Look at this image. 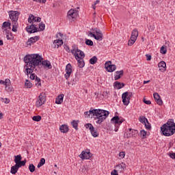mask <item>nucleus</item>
Returning <instances> with one entry per match:
<instances>
[{
    "label": "nucleus",
    "instance_id": "f257e3e1",
    "mask_svg": "<svg viewBox=\"0 0 175 175\" xmlns=\"http://www.w3.org/2000/svg\"><path fill=\"white\" fill-rule=\"evenodd\" d=\"M27 75L32 73L35 70L36 66L40 68L43 66L44 69H51L53 66L49 60H43V57L39 54L27 55L24 57Z\"/></svg>",
    "mask_w": 175,
    "mask_h": 175
},
{
    "label": "nucleus",
    "instance_id": "f03ea898",
    "mask_svg": "<svg viewBox=\"0 0 175 175\" xmlns=\"http://www.w3.org/2000/svg\"><path fill=\"white\" fill-rule=\"evenodd\" d=\"M85 116H88V117H90V114H93L94 119L97 120L96 124H101L106 118H107L110 113L108 111L98 109L85 111Z\"/></svg>",
    "mask_w": 175,
    "mask_h": 175
},
{
    "label": "nucleus",
    "instance_id": "7ed1b4c3",
    "mask_svg": "<svg viewBox=\"0 0 175 175\" xmlns=\"http://www.w3.org/2000/svg\"><path fill=\"white\" fill-rule=\"evenodd\" d=\"M161 131L164 136H172L175 133L174 120L170 119L166 124L161 126Z\"/></svg>",
    "mask_w": 175,
    "mask_h": 175
},
{
    "label": "nucleus",
    "instance_id": "20e7f679",
    "mask_svg": "<svg viewBox=\"0 0 175 175\" xmlns=\"http://www.w3.org/2000/svg\"><path fill=\"white\" fill-rule=\"evenodd\" d=\"M0 84L5 85V90L7 92H13V86H12V81H10V79H6L5 81L0 80Z\"/></svg>",
    "mask_w": 175,
    "mask_h": 175
},
{
    "label": "nucleus",
    "instance_id": "39448f33",
    "mask_svg": "<svg viewBox=\"0 0 175 175\" xmlns=\"http://www.w3.org/2000/svg\"><path fill=\"white\" fill-rule=\"evenodd\" d=\"M46 103V94L41 93L38 98H37V100L36 102V107H40L41 106H43Z\"/></svg>",
    "mask_w": 175,
    "mask_h": 175
},
{
    "label": "nucleus",
    "instance_id": "423d86ee",
    "mask_svg": "<svg viewBox=\"0 0 175 175\" xmlns=\"http://www.w3.org/2000/svg\"><path fill=\"white\" fill-rule=\"evenodd\" d=\"M131 98H132V93L125 92L122 94V103L124 106H128L129 105V102L131 100Z\"/></svg>",
    "mask_w": 175,
    "mask_h": 175
},
{
    "label": "nucleus",
    "instance_id": "0eeeda50",
    "mask_svg": "<svg viewBox=\"0 0 175 175\" xmlns=\"http://www.w3.org/2000/svg\"><path fill=\"white\" fill-rule=\"evenodd\" d=\"M20 16V12L18 11L11 10L9 12V17L12 20V23H17L18 21V16Z\"/></svg>",
    "mask_w": 175,
    "mask_h": 175
},
{
    "label": "nucleus",
    "instance_id": "6e6552de",
    "mask_svg": "<svg viewBox=\"0 0 175 175\" xmlns=\"http://www.w3.org/2000/svg\"><path fill=\"white\" fill-rule=\"evenodd\" d=\"M79 16V11L77 10L71 9L67 13V17L69 20L75 21V19Z\"/></svg>",
    "mask_w": 175,
    "mask_h": 175
},
{
    "label": "nucleus",
    "instance_id": "1a4fd4ad",
    "mask_svg": "<svg viewBox=\"0 0 175 175\" xmlns=\"http://www.w3.org/2000/svg\"><path fill=\"white\" fill-rule=\"evenodd\" d=\"M26 74H27V70H25ZM29 79L31 80H35L36 82V85H37L38 87H40L42 85V81H40V78L38 77V76H36V75H35V73L31 72L29 73V75L27 74V76H29Z\"/></svg>",
    "mask_w": 175,
    "mask_h": 175
},
{
    "label": "nucleus",
    "instance_id": "9d476101",
    "mask_svg": "<svg viewBox=\"0 0 175 175\" xmlns=\"http://www.w3.org/2000/svg\"><path fill=\"white\" fill-rule=\"evenodd\" d=\"M92 31H94L95 34H93V38L96 39V40H103V33H102V31L98 28L92 29Z\"/></svg>",
    "mask_w": 175,
    "mask_h": 175
},
{
    "label": "nucleus",
    "instance_id": "9b49d317",
    "mask_svg": "<svg viewBox=\"0 0 175 175\" xmlns=\"http://www.w3.org/2000/svg\"><path fill=\"white\" fill-rule=\"evenodd\" d=\"M105 66V69H107V72H114V70H116V69H117V66L114 64H111V61L106 62Z\"/></svg>",
    "mask_w": 175,
    "mask_h": 175
},
{
    "label": "nucleus",
    "instance_id": "f8f14e48",
    "mask_svg": "<svg viewBox=\"0 0 175 175\" xmlns=\"http://www.w3.org/2000/svg\"><path fill=\"white\" fill-rule=\"evenodd\" d=\"M71 75H72V64L69 63L66 66V74L64 75V77L66 80H68Z\"/></svg>",
    "mask_w": 175,
    "mask_h": 175
},
{
    "label": "nucleus",
    "instance_id": "ddd939ff",
    "mask_svg": "<svg viewBox=\"0 0 175 175\" xmlns=\"http://www.w3.org/2000/svg\"><path fill=\"white\" fill-rule=\"evenodd\" d=\"M26 31L29 33H35V32H39L38 27H36V25H35L34 24H31V25L27 26L26 27Z\"/></svg>",
    "mask_w": 175,
    "mask_h": 175
},
{
    "label": "nucleus",
    "instance_id": "4468645a",
    "mask_svg": "<svg viewBox=\"0 0 175 175\" xmlns=\"http://www.w3.org/2000/svg\"><path fill=\"white\" fill-rule=\"evenodd\" d=\"M40 23V21H42V18L40 17H36L35 16H33V14H29V18H28V23H29V24H32V23Z\"/></svg>",
    "mask_w": 175,
    "mask_h": 175
},
{
    "label": "nucleus",
    "instance_id": "2eb2a0df",
    "mask_svg": "<svg viewBox=\"0 0 175 175\" xmlns=\"http://www.w3.org/2000/svg\"><path fill=\"white\" fill-rule=\"evenodd\" d=\"M39 39H40V37H39V36L31 37L27 40V42H26V44L27 46H31V44H33V43H36V42H38Z\"/></svg>",
    "mask_w": 175,
    "mask_h": 175
},
{
    "label": "nucleus",
    "instance_id": "dca6fc26",
    "mask_svg": "<svg viewBox=\"0 0 175 175\" xmlns=\"http://www.w3.org/2000/svg\"><path fill=\"white\" fill-rule=\"evenodd\" d=\"M79 157L81 159H90V158L92 157V154L90 152V150H88V152L82 151Z\"/></svg>",
    "mask_w": 175,
    "mask_h": 175
},
{
    "label": "nucleus",
    "instance_id": "f3484780",
    "mask_svg": "<svg viewBox=\"0 0 175 175\" xmlns=\"http://www.w3.org/2000/svg\"><path fill=\"white\" fill-rule=\"evenodd\" d=\"M79 51H80V49L76 45L72 46L70 53H72L76 59H79Z\"/></svg>",
    "mask_w": 175,
    "mask_h": 175
},
{
    "label": "nucleus",
    "instance_id": "a211bd4d",
    "mask_svg": "<svg viewBox=\"0 0 175 175\" xmlns=\"http://www.w3.org/2000/svg\"><path fill=\"white\" fill-rule=\"evenodd\" d=\"M116 169L119 173H122V172L126 169V165L124 163H121L120 164L116 165Z\"/></svg>",
    "mask_w": 175,
    "mask_h": 175
},
{
    "label": "nucleus",
    "instance_id": "6ab92c4d",
    "mask_svg": "<svg viewBox=\"0 0 175 175\" xmlns=\"http://www.w3.org/2000/svg\"><path fill=\"white\" fill-rule=\"evenodd\" d=\"M158 67L161 72H165L166 70V62L161 61L158 64Z\"/></svg>",
    "mask_w": 175,
    "mask_h": 175
},
{
    "label": "nucleus",
    "instance_id": "aec40b11",
    "mask_svg": "<svg viewBox=\"0 0 175 175\" xmlns=\"http://www.w3.org/2000/svg\"><path fill=\"white\" fill-rule=\"evenodd\" d=\"M59 131L62 133H68L69 132V127L66 124H62L59 127Z\"/></svg>",
    "mask_w": 175,
    "mask_h": 175
},
{
    "label": "nucleus",
    "instance_id": "412c9836",
    "mask_svg": "<svg viewBox=\"0 0 175 175\" xmlns=\"http://www.w3.org/2000/svg\"><path fill=\"white\" fill-rule=\"evenodd\" d=\"M113 87L114 88H117V90H121V88H123V87H125V83L116 81L113 83Z\"/></svg>",
    "mask_w": 175,
    "mask_h": 175
},
{
    "label": "nucleus",
    "instance_id": "4be33fe9",
    "mask_svg": "<svg viewBox=\"0 0 175 175\" xmlns=\"http://www.w3.org/2000/svg\"><path fill=\"white\" fill-rule=\"evenodd\" d=\"M116 75H115L114 80H120V79L124 76V70H122L120 71H116Z\"/></svg>",
    "mask_w": 175,
    "mask_h": 175
},
{
    "label": "nucleus",
    "instance_id": "5701e85b",
    "mask_svg": "<svg viewBox=\"0 0 175 175\" xmlns=\"http://www.w3.org/2000/svg\"><path fill=\"white\" fill-rule=\"evenodd\" d=\"M64 94H59L57 98H56V100H55V103L57 105H61V103H62V102H64Z\"/></svg>",
    "mask_w": 175,
    "mask_h": 175
},
{
    "label": "nucleus",
    "instance_id": "b1692460",
    "mask_svg": "<svg viewBox=\"0 0 175 175\" xmlns=\"http://www.w3.org/2000/svg\"><path fill=\"white\" fill-rule=\"evenodd\" d=\"M11 25H12V23H10V22H4L2 25V29H3L5 32H8V29L6 28H9V29H10Z\"/></svg>",
    "mask_w": 175,
    "mask_h": 175
},
{
    "label": "nucleus",
    "instance_id": "393cba45",
    "mask_svg": "<svg viewBox=\"0 0 175 175\" xmlns=\"http://www.w3.org/2000/svg\"><path fill=\"white\" fill-rule=\"evenodd\" d=\"M139 36V31H137V29H135L134 30H133L132 33H131V39H135V40H137V37Z\"/></svg>",
    "mask_w": 175,
    "mask_h": 175
},
{
    "label": "nucleus",
    "instance_id": "a878e982",
    "mask_svg": "<svg viewBox=\"0 0 175 175\" xmlns=\"http://www.w3.org/2000/svg\"><path fill=\"white\" fill-rule=\"evenodd\" d=\"M53 44H55V48L58 49L59 46H62V44H64V41H62V40H56L54 41Z\"/></svg>",
    "mask_w": 175,
    "mask_h": 175
},
{
    "label": "nucleus",
    "instance_id": "bb28decb",
    "mask_svg": "<svg viewBox=\"0 0 175 175\" xmlns=\"http://www.w3.org/2000/svg\"><path fill=\"white\" fill-rule=\"evenodd\" d=\"M18 167L15 164L11 167L10 173H12V174H16V173L18 172Z\"/></svg>",
    "mask_w": 175,
    "mask_h": 175
},
{
    "label": "nucleus",
    "instance_id": "cd10ccee",
    "mask_svg": "<svg viewBox=\"0 0 175 175\" xmlns=\"http://www.w3.org/2000/svg\"><path fill=\"white\" fill-rule=\"evenodd\" d=\"M21 159H23V157L21 156V154L15 155L14 162L16 163V165H17V163H19Z\"/></svg>",
    "mask_w": 175,
    "mask_h": 175
},
{
    "label": "nucleus",
    "instance_id": "c85d7f7f",
    "mask_svg": "<svg viewBox=\"0 0 175 175\" xmlns=\"http://www.w3.org/2000/svg\"><path fill=\"white\" fill-rule=\"evenodd\" d=\"M77 61L78 62L79 68H84V65H85L84 59H77Z\"/></svg>",
    "mask_w": 175,
    "mask_h": 175
},
{
    "label": "nucleus",
    "instance_id": "c756f323",
    "mask_svg": "<svg viewBox=\"0 0 175 175\" xmlns=\"http://www.w3.org/2000/svg\"><path fill=\"white\" fill-rule=\"evenodd\" d=\"M71 125L72 126L73 128L75 129V131H78L79 130V122L77 120H73L72 122H71Z\"/></svg>",
    "mask_w": 175,
    "mask_h": 175
},
{
    "label": "nucleus",
    "instance_id": "7c9ffc66",
    "mask_svg": "<svg viewBox=\"0 0 175 175\" xmlns=\"http://www.w3.org/2000/svg\"><path fill=\"white\" fill-rule=\"evenodd\" d=\"M27 163V160L25 161H20L18 163L16 164L17 167L20 169V167H22V166H25V164Z\"/></svg>",
    "mask_w": 175,
    "mask_h": 175
},
{
    "label": "nucleus",
    "instance_id": "2f4dec72",
    "mask_svg": "<svg viewBox=\"0 0 175 175\" xmlns=\"http://www.w3.org/2000/svg\"><path fill=\"white\" fill-rule=\"evenodd\" d=\"M111 122H113V124H118V121H120V117L118 116H116L111 118Z\"/></svg>",
    "mask_w": 175,
    "mask_h": 175
},
{
    "label": "nucleus",
    "instance_id": "473e14b6",
    "mask_svg": "<svg viewBox=\"0 0 175 175\" xmlns=\"http://www.w3.org/2000/svg\"><path fill=\"white\" fill-rule=\"evenodd\" d=\"M44 163H46V159H44V158H42L40 159V162L38 163L37 167L38 169L42 167V166H43V165H44Z\"/></svg>",
    "mask_w": 175,
    "mask_h": 175
},
{
    "label": "nucleus",
    "instance_id": "72a5a7b5",
    "mask_svg": "<svg viewBox=\"0 0 175 175\" xmlns=\"http://www.w3.org/2000/svg\"><path fill=\"white\" fill-rule=\"evenodd\" d=\"M96 62H98V57H96V56H93L90 59V64H91V65H95Z\"/></svg>",
    "mask_w": 175,
    "mask_h": 175
},
{
    "label": "nucleus",
    "instance_id": "f704fd0d",
    "mask_svg": "<svg viewBox=\"0 0 175 175\" xmlns=\"http://www.w3.org/2000/svg\"><path fill=\"white\" fill-rule=\"evenodd\" d=\"M25 85L26 88H32V83H31V81L26 79L25 82Z\"/></svg>",
    "mask_w": 175,
    "mask_h": 175
},
{
    "label": "nucleus",
    "instance_id": "c9c22d12",
    "mask_svg": "<svg viewBox=\"0 0 175 175\" xmlns=\"http://www.w3.org/2000/svg\"><path fill=\"white\" fill-rule=\"evenodd\" d=\"M139 122L142 123V124H146V122H148V120H147V118L144 116H140L139 118Z\"/></svg>",
    "mask_w": 175,
    "mask_h": 175
},
{
    "label": "nucleus",
    "instance_id": "e433bc0d",
    "mask_svg": "<svg viewBox=\"0 0 175 175\" xmlns=\"http://www.w3.org/2000/svg\"><path fill=\"white\" fill-rule=\"evenodd\" d=\"M90 133H91L92 135L93 136V137H98V136H99V133H98V131H96V130H95V129H93V130H91Z\"/></svg>",
    "mask_w": 175,
    "mask_h": 175
},
{
    "label": "nucleus",
    "instance_id": "4c0bfd02",
    "mask_svg": "<svg viewBox=\"0 0 175 175\" xmlns=\"http://www.w3.org/2000/svg\"><path fill=\"white\" fill-rule=\"evenodd\" d=\"M84 57H85V55L84 54V52H83V51H81V50H79L78 59H83Z\"/></svg>",
    "mask_w": 175,
    "mask_h": 175
},
{
    "label": "nucleus",
    "instance_id": "58836bf2",
    "mask_svg": "<svg viewBox=\"0 0 175 175\" xmlns=\"http://www.w3.org/2000/svg\"><path fill=\"white\" fill-rule=\"evenodd\" d=\"M33 121H36V122H39L42 120V116H34L32 118Z\"/></svg>",
    "mask_w": 175,
    "mask_h": 175
},
{
    "label": "nucleus",
    "instance_id": "ea45409f",
    "mask_svg": "<svg viewBox=\"0 0 175 175\" xmlns=\"http://www.w3.org/2000/svg\"><path fill=\"white\" fill-rule=\"evenodd\" d=\"M12 31L13 32H17V22H12Z\"/></svg>",
    "mask_w": 175,
    "mask_h": 175
},
{
    "label": "nucleus",
    "instance_id": "a19ab883",
    "mask_svg": "<svg viewBox=\"0 0 175 175\" xmlns=\"http://www.w3.org/2000/svg\"><path fill=\"white\" fill-rule=\"evenodd\" d=\"M85 128H86L87 129H90V131H93V129H94V126H92V124H91V123H88V124H86L85 125Z\"/></svg>",
    "mask_w": 175,
    "mask_h": 175
},
{
    "label": "nucleus",
    "instance_id": "79ce46f5",
    "mask_svg": "<svg viewBox=\"0 0 175 175\" xmlns=\"http://www.w3.org/2000/svg\"><path fill=\"white\" fill-rule=\"evenodd\" d=\"M36 168V167H35V165H33V164H29V170L31 173H33V172H35Z\"/></svg>",
    "mask_w": 175,
    "mask_h": 175
},
{
    "label": "nucleus",
    "instance_id": "37998d69",
    "mask_svg": "<svg viewBox=\"0 0 175 175\" xmlns=\"http://www.w3.org/2000/svg\"><path fill=\"white\" fill-rule=\"evenodd\" d=\"M160 53L161 54H166V53H167V50L166 49V47H165V46L161 47Z\"/></svg>",
    "mask_w": 175,
    "mask_h": 175
},
{
    "label": "nucleus",
    "instance_id": "c03bdc74",
    "mask_svg": "<svg viewBox=\"0 0 175 175\" xmlns=\"http://www.w3.org/2000/svg\"><path fill=\"white\" fill-rule=\"evenodd\" d=\"M146 135H147V132L146 131H144V130H141L140 131L139 136L141 137L144 138V137H146Z\"/></svg>",
    "mask_w": 175,
    "mask_h": 175
},
{
    "label": "nucleus",
    "instance_id": "a18cd8bd",
    "mask_svg": "<svg viewBox=\"0 0 175 175\" xmlns=\"http://www.w3.org/2000/svg\"><path fill=\"white\" fill-rule=\"evenodd\" d=\"M6 33V38L8 39V40H12V39H13V36H12V33H9V31H7Z\"/></svg>",
    "mask_w": 175,
    "mask_h": 175
},
{
    "label": "nucleus",
    "instance_id": "49530a36",
    "mask_svg": "<svg viewBox=\"0 0 175 175\" xmlns=\"http://www.w3.org/2000/svg\"><path fill=\"white\" fill-rule=\"evenodd\" d=\"M85 43L87 46H94V42L91 40L86 39Z\"/></svg>",
    "mask_w": 175,
    "mask_h": 175
},
{
    "label": "nucleus",
    "instance_id": "de8ad7c7",
    "mask_svg": "<svg viewBox=\"0 0 175 175\" xmlns=\"http://www.w3.org/2000/svg\"><path fill=\"white\" fill-rule=\"evenodd\" d=\"M135 42H136V40L131 38V40H129L128 46H133V44H135Z\"/></svg>",
    "mask_w": 175,
    "mask_h": 175
},
{
    "label": "nucleus",
    "instance_id": "09e8293b",
    "mask_svg": "<svg viewBox=\"0 0 175 175\" xmlns=\"http://www.w3.org/2000/svg\"><path fill=\"white\" fill-rule=\"evenodd\" d=\"M39 28L40 31H44V28H46V25H44V23H43V22H41L39 24Z\"/></svg>",
    "mask_w": 175,
    "mask_h": 175
},
{
    "label": "nucleus",
    "instance_id": "8fccbe9b",
    "mask_svg": "<svg viewBox=\"0 0 175 175\" xmlns=\"http://www.w3.org/2000/svg\"><path fill=\"white\" fill-rule=\"evenodd\" d=\"M129 131L132 132V136H137V133H139V131H137V130H133L132 129H129Z\"/></svg>",
    "mask_w": 175,
    "mask_h": 175
},
{
    "label": "nucleus",
    "instance_id": "3c124183",
    "mask_svg": "<svg viewBox=\"0 0 175 175\" xmlns=\"http://www.w3.org/2000/svg\"><path fill=\"white\" fill-rule=\"evenodd\" d=\"M144 125H145V127H146V129H148V130L151 129V124H150V122H148H148H146L144 124Z\"/></svg>",
    "mask_w": 175,
    "mask_h": 175
},
{
    "label": "nucleus",
    "instance_id": "603ef678",
    "mask_svg": "<svg viewBox=\"0 0 175 175\" xmlns=\"http://www.w3.org/2000/svg\"><path fill=\"white\" fill-rule=\"evenodd\" d=\"M77 83V79L76 77H74L71 79V84L72 85H75V84Z\"/></svg>",
    "mask_w": 175,
    "mask_h": 175
},
{
    "label": "nucleus",
    "instance_id": "864d4df0",
    "mask_svg": "<svg viewBox=\"0 0 175 175\" xmlns=\"http://www.w3.org/2000/svg\"><path fill=\"white\" fill-rule=\"evenodd\" d=\"M110 94V91H105L103 92V96L104 98H109V94Z\"/></svg>",
    "mask_w": 175,
    "mask_h": 175
},
{
    "label": "nucleus",
    "instance_id": "5fc2aeb1",
    "mask_svg": "<svg viewBox=\"0 0 175 175\" xmlns=\"http://www.w3.org/2000/svg\"><path fill=\"white\" fill-rule=\"evenodd\" d=\"M153 96H154V98L155 99V100L161 98V96H159V94H158V93H154Z\"/></svg>",
    "mask_w": 175,
    "mask_h": 175
},
{
    "label": "nucleus",
    "instance_id": "6e6d98bb",
    "mask_svg": "<svg viewBox=\"0 0 175 175\" xmlns=\"http://www.w3.org/2000/svg\"><path fill=\"white\" fill-rule=\"evenodd\" d=\"M156 102L157 105H159V106H162V105H163V101H162V99L161 98L156 100Z\"/></svg>",
    "mask_w": 175,
    "mask_h": 175
},
{
    "label": "nucleus",
    "instance_id": "4d7b16f0",
    "mask_svg": "<svg viewBox=\"0 0 175 175\" xmlns=\"http://www.w3.org/2000/svg\"><path fill=\"white\" fill-rule=\"evenodd\" d=\"M34 2H38L39 3H46L47 0H33Z\"/></svg>",
    "mask_w": 175,
    "mask_h": 175
},
{
    "label": "nucleus",
    "instance_id": "13d9d810",
    "mask_svg": "<svg viewBox=\"0 0 175 175\" xmlns=\"http://www.w3.org/2000/svg\"><path fill=\"white\" fill-rule=\"evenodd\" d=\"M111 175H118V171L117 170H113L111 172Z\"/></svg>",
    "mask_w": 175,
    "mask_h": 175
},
{
    "label": "nucleus",
    "instance_id": "bf43d9fd",
    "mask_svg": "<svg viewBox=\"0 0 175 175\" xmlns=\"http://www.w3.org/2000/svg\"><path fill=\"white\" fill-rule=\"evenodd\" d=\"M148 29L150 32H152V31H154V29H155V26L154 25H150L148 27Z\"/></svg>",
    "mask_w": 175,
    "mask_h": 175
},
{
    "label": "nucleus",
    "instance_id": "052dcab7",
    "mask_svg": "<svg viewBox=\"0 0 175 175\" xmlns=\"http://www.w3.org/2000/svg\"><path fill=\"white\" fill-rule=\"evenodd\" d=\"M119 157H120V158H125V152H120L119 153Z\"/></svg>",
    "mask_w": 175,
    "mask_h": 175
},
{
    "label": "nucleus",
    "instance_id": "680f3d73",
    "mask_svg": "<svg viewBox=\"0 0 175 175\" xmlns=\"http://www.w3.org/2000/svg\"><path fill=\"white\" fill-rule=\"evenodd\" d=\"M143 102H144V103H145L146 105H151V101L147 100H146V98H144V99H143Z\"/></svg>",
    "mask_w": 175,
    "mask_h": 175
},
{
    "label": "nucleus",
    "instance_id": "e2e57ef3",
    "mask_svg": "<svg viewBox=\"0 0 175 175\" xmlns=\"http://www.w3.org/2000/svg\"><path fill=\"white\" fill-rule=\"evenodd\" d=\"M119 128H120V124H115V129H114L115 132H118Z\"/></svg>",
    "mask_w": 175,
    "mask_h": 175
},
{
    "label": "nucleus",
    "instance_id": "0e129e2a",
    "mask_svg": "<svg viewBox=\"0 0 175 175\" xmlns=\"http://www.w3.org/2000/svg\"><path fill=\"white\" fill-rule=\"evenodd\" d=\"M124 121H125V119H124V118L121 119V118H119V120H118V124L120 125L122 122H124Z\"/></svg>",
    "mask_w": 175,
    "mask_h": 175
},
{
    "label": "nucleus",
    "instance_id": "69168bd1",
    "mask_svg": "<svg viewBox=\"0 0 175 175\" xmlns=\"http://www.w3.org/2000/svg\"><path fill=\"white\" fill-rule=\"evenodd\" d=\"M169 156L170 157V158H172V159H175V153H170Z\"/></svg>",
    "mask_w": 175,
    "mask_h": 175
},
{
    "label": "nucleus",
    "instance_id": "338daca9",
    "mask_svg": "<svg viewBox=\"0 0 175 175\" xmlns=\"http://www.w3.org/2000/svg\"><path fill=\"white\" fill-rule=\"evenodd\" d=\"M146 58H147L146 59L148 61H151V55L150 54H146Z\"/></svg>",
    "mask_w": 175,
    "mask_h": 175
},
{
    "label": "nucleus",
    "instance_id": "774afa93",
    "mask_svg": "<svg viewBox=\"0 0 175 175\" xmlns=\"http://www.w3.org/2000/svg\"><path fill=\"white\" fill-rule=\"evenodd\" d=\"M10 99H8V98H5L4 103L8 104V103H10Z\"/></svg>",
    "mask_w": 175,
    "mask_h": 175
}]
</instances>
